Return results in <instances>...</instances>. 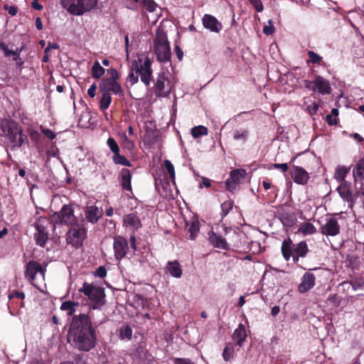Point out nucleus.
Masks as SVG:
<instances>
[{"label": "nucleus", "instance_id": "1", "mask_svg": "<svg viewBox=\"0 0 364 364\" xmlns=\"http://www.w3.org/2000/svg\"><path fill=\"white\" fill-rule=\"evenodd\" d=\"M69 343L81 351H89L96 343L95 330L90 318L85 314L75 316L68 333Z\"/></svg>", "mask_w": 364, "mask_h": 364}, {"label": "nucleus", "instance_id": "2", "mask_svg": "<svg viewBox=\"0 0 364 364\" xmlns=\"http://www.w3.org/2000/svg\"><path fill=\"white\" fill-rule=\"evenodd\" d=\"M140 80L148 87L153 80V70L151 60L148 57H139L134 60L130 66L129 73L127 81L131 86L135 85Z\"/></svg>", "mask_w": 364, "mask_h": 364}, {"label": "nucleus", "instance_id": "3", "mask_svg": "<svg viewBox=\"0 0 364 364\" xmlns=\"http://www.w3.org/2000/svg\"><path fill=\"white\" fill-rule=\"evenodd\" d=\"M0 135L6 137L14 146L28 144L27 136L14 121L3 120L0 124Z\"/></svg>", "mask_w": 364, "mask_h": 364}, {"label": "nucleus", "instance_id": "4", "mask_svg": "<svg viewBox=\"0 0 364 364\" xmlns=\"http://www.w3.org/2000/svg\"><path fill=\"white\" fill-rule=\"evenodd\" d=\"M282 254L286 261L292 257L294 263H297L300 257H304L309 252L306 242L294 244L290 238L285 239L282 244Z\"/></svg>", "mask_w": 364, "mask_h": 364}, {"label": "nucleus", "instance_id": "5", "mask_svg": "<svg viewBox=\"0 0 364 364\" xmlns=\"http://www.w3.org/2000/svg\"><path fill=\"white\" fill-rule=\"evenodd\" d=\"M60 4L69 14L81 16L90 11L97 4V0H60Z\"/></svg>", "mask_w": 364, "mask_h": 364}, {"label": "nucleus", "instance_id": "6", "mask_svg": "<svg viewBox=\"0 0 364 364\" xmlns=\"http://www.w3.org/2000/svg\"><path fill=\"white\" fill-rule=\"evenodd\" d=\"M79 291L83 293L92 301L93 309H100L105 304V289L98 285L84 282Z\"/></svg>", "mask_w": 364, "mask_h": 364}, {"label": "nucleus", "instance_id": "7", "mask_svg": "<svg viewBox=\"0 0 364 364\" xmlns=\"http://www.w3.org/2000/svg\"><path fill=\"white\" fill-rule=\"evenodd\" d=\"M154 48L157 59L162 63L169 61L171 58V48L166 34L158 29L154 41Z\"/></svg>", "mask_w": 364, "mask_h": 364}, {"label": "nucleus", "instance_id": "8", "mask_svg": "<svg viewBox=\"0 0 364 364\" xmlns=\"http://www.w3.org/2000/svg\"><path fill=\"white\" fill-rule=\"evenodd\" d=\"M110 77L103 79L100 83L99 88L101 92H112L115 95L122 93V87L117 82L119 74L115 69L109 70Z\"/></svg>", "mask_w": 364, "mask_h": 364}, {"label": "nucleus", "instance_id": "9", "mask_svg": "<svg viewBox=\"0 0 364 364\" xmlns=\"http://www.w3.org/2000/svg\"><path fill=\"white\" fill-rule=\"evenodd\" d=\"M87 234L86 228L82 222L75 223L71 225L68 233V242L73 247H78L85 240Z\"/></svg>", "mask_w": 364, "mask_h": 364}, {"label": "nucleus", "instance_id": "10", "mask_svg": "<svg viewBox=\"0 0 364 364\" xmlns=\"http://www.w3.org/2000/svg\"><path fill=\"white\" fill-rule=\"evenodd\" d=\"M50 225L49 220L46 217L39 218L35 223L36 232L34 234V239L38 245L43 247L48 239V228Z\"/></svg>", "mask_w": 364, "mask_h": 364}, {"label": "nucleus", "instance_id": "11", "mask_svg": "<svg viewBox=\"0 0 364 364\" xmlns=\"http://www.w3.org/2000/svg\"><path fill=\"white\" fill-rule=\"evenodd\" d=\"M305 87L313 92L318 91L321 95H326L331 92L329 81L320 75H316L312 81H306Z\"/></svg>", "mask_w": 364, "mask_h": 364}, {"label": "nucleus", "instance_id": "12", "mask_svg": "<svg viewBox=\"0 0 364 364\" xmlns=\"http://www.w3.org/2000/svg\"><path fill=\"white\" fill-rule=\"evenodd\" d=\"M172 85L166 75L159 74L154 85V93L157 97H167L171 92Z\"/></svg>", "mask_w": 364, "mask_h": 364}, {"label": "nucleus", "instance_id": "13", "mask_svg": "<svg viewBox=\"0 0 364 364\" xmlns=\"http://www.w3.org/2000/svg\"><path fill=\"white\" fill-rule=\"evenodd\" d=\"M113 249L114 257L117 260H121L128 252V242L125 238L117 236L114 238Z\"/></svg>", "mask_w": 364, "mask_h": 364}, {"label": "nucleus", "instance_id": "14", "mask_svg": "<svg viewBox=\"0 0 364 364\" xmlns=\"http://www.w3.org/2000/svg\"><path fill=\"white\" fill-rule=\"evenodd\" d=\"M26 277L28 280L34 283L35 280L40 277L44 279V271L42 266L36 262H29L26 266Z\"/></svg>", "mask_w": 364, "mask_h": 364}, {"label": "nucleus", "instance_id": "15", "mask_svg": "<svg viewBox=\"0 0 364 364\" xmlns=\"http://www.w3.org/2000/svg\"><path fill=\"white\" fill-rule=\"evenodd\" d=\"M56 215L60 223L69 225L77 223L76 222L75 216L74 215V210L70 205H64L61 208L60 213Z\"/></svg>", "mask_w": 364, "mask_h": 364}, {"label": "nucleus", "instance_id": "16", "mask_svg": "<svg viewBox=\"0 0 364 364\" xmlns=\"http://www.w3.org/2000/svg\"><path fill=\"white\" fill-rule=\"evenodd\" d=\"M321 232L326 236H336L340 233V225L337 220L333 217L326 220L321 228Z\"/></svg>", "mask_w": 364, "mask_h": 364}, {"label": "nucleus", "instance_id": "17", "mask_svg": "<svg viewBox=\"0 0 364 364\" xmlns=\"http://www.w3.org/2000/svg\"><path fill=\"white\" fill-rule=\"evenodd\" d=\"M316 277L310 272H306L301 277V283L298 286L300 293H305L311 289L315 285Z\"/></svg>", "mask_w": 364, "mask_h": 364}, {"label": "nucleus", "instance_id": "18", "mask_svg": "<svg viewBox=\"0 0 364 364\" xmlns=\"http://www.w3.org/2000/svg\"><path fill=\"white\" fill-rule=\"evenodd\" d=\"M203 25L212 32L218 33L223 28L222 23L218 19L210 14H205L203 17Z\"/></svg>", "mask_w": 364, "mask_h": 364}, {"label": "nucleus", "instance_id": "19", "mask_svg": "<svg viewBox=\"0 0 364 364\" xmlns=\"http://www.w3.org/2000/svg\"><path fill=\"white\" fill-rule=\"evenodd\" d=\"M291 173L295 183L304 185L308 182L309 173L303 168L294 166Z\"/></svg>", "mask_w": 364, "mask_h": 364}, {"label": "nucleus", "instance_id": "20", "mask_svg": "<svg viewBox=\"0 0 364 364\" xmlns=\"http://www.w3.org/2000/svg\"><path fill=\"white\" fill-rule=\"evenodd\" d=\"M246 171L244 169H235L230 172V177L226 181V186L228 189L232 188L231 183H240L245 179Z\"/></svg>", "mask_w": 364, "mask_h": 364}, {"label": "nucleus", "instance_id": "21", "mask_svg": "<svg viewBox=\"0 0 364 364\" xmlns=\"http://www.w3.org/2000/svg\"><path fill=\"white\" fill-rule=\"evenodd\" d=\"M102 215V209H100L95 205L87 206L85 210V218L88 222L91 223H97L101 218Z\"/></svg>", "mask_w": 364, "mask_h": 364}, {"label": "nucleus", "instance_id": "22", "mask_svg": "<svg viewBox=\"0 0 364 364\" xmlns=\"http://www.w3.org/2000/svg\"><path fill=\"white\" fill-rule=\"evenodd\" d=\"M118 179L123 190L132 191V175L129 169L122 168L119 174Z\"/></svg>", "mask_w": 364, "mask_h": 364}, {"label": "nucleus", "instance_id": "23", "mask_svg": "<svg viewBox=\"0 0 364 364\" xmlns=\"http://www.w3.org/2000/svg\"><path fill=\"white\" fill-rule=\"evenodd\" d=\"M124 225L132 230H138L141 226V221L136 213H129L124 217Z\"/></svg>", "mask_w": 364, "mask_h": 364}, {"label": "nucleus", "instance_id": "24", "mask_svg": "<svg viewBox=\"0 0 364 364\" xmlns=\"http://www.w3.org/2000/svg\"><path fill=\"white\" fill-rule=\"evenodd\" d=\"M337 190L341 197L344 200L348 202V206L350 209H352L355 204V200L350 191V187L346 184H341Z\"/></svg>", "mask_w": 364, "mask_h": 364}, {"label": "nucleus", "instance_id": "25", "mask_svg": "<svg viewBox=\"0 0 364 364\" xmlns=\"http://www.w3.org/2000/svg\"><path fill=\"white\" fill-rule=\"evenodd\" d=\"M247 337L245 327L243 324L240 323L237 328L234 331L232 338L235 341L236 345L242 346V343L245 341Z\"/></svg>", "mask_w": 364, "mask_h": 364}, {"label": "nucleus", "instance_id": "26", "mask_svg": "<svg viewBox=\"0 0 364 364\" xmlns=\"http://www.w3.org/2000/svg\"><path fill=\"white\" fill-rule=\"evenodd\" d=\"M209 240L215 247L221 248L223 250H228L229 248L225 239L221 237L215 232H210L209 234Z\"/></svg>", "mask_w": 364, "mask_h": 364}, {"label": "nucleus", "instance_id": "27", "mask_svg": "<svg viewBox=\"0 0 364 364\" xmlns=\"http://www.w3.org/2000/svg\"><path fill=\"white\" fill-rule=\"evenodd\" d=\"M186 230L189 239L194 240L200 231L199 222L196 219L186 222Z\"/></svg>", "mask_w": 364, "mask_h": 364}, {"label": "nucleus", "instance_id": "28", "mask_svg": "<svg viewBox=\"0 0 364 364\" xmlns=\"http://www.w3.org/2000/svg\"><path fill=\"white\" fill-rule=\"evenodd\" d=\"M167 270L170 274L175 278H180L182 275V269L177 261L168 262Z\"/></svg>", "mask_w": 364, "mask_h": 364}, {"label": "nucleus", "instance_id": "29", "mask_svg": "<svg viewBox=\"0 0 364 364\" xmlns=\"http://www.w3.org/2000/svg\"><path fill=\"white\" fill-rule=\"evenodd\" d=\"M249 130L247 128H240L234 131L233 139L235 141L245 143L249 137Z\"/></svg>", "mask_w": 364, "mask_h": 364}, {"label": "nucleus", "instance_id": "30", "mask_svg": "<svg viewBox=\"0 0 364 364\" xmlns=\"http://www.w3.org/2000/svg\"><path fill=\"white\" fill-rule=\"evenodd\" d=\"M353 173L356 179L364 180V159L358 160L355 166Z\"/></svg>", "mask_w": 364, "mask_h": 364}, {"label": "nucleus", "instance_id": "31", "mask_svg": "<svg viewBox=\"0 0 364 364\" xmlns=\"http://www.w3.org/2000/svg\"><path fill=\"white\" fill-rule=\"evenodd\" d=\"M119 331V336L122 340H130L132 337V329L129 325L122 326Z\"/></svg>", "mask_w": 364, "mask_h": 364}, {"label": "nucleus", "instance_id": "32", "mask_svg": "<svg viewBox=\"0 0 364 364\" xmlns=\"http://www.w3.org/2000/svg\"><path fill=\"white\" fill-rule=\"evenodd\" d=\"M349 169L346 166H338L335 172V178L339 181H344Z\"/></svg>", "mask_w": 364, "mask_h": 364}, {"label": "nucleus", "instance_id": "33", "mask_svg": "<svg viewBox=\"0 0 364 364\" xmlns=\"http://www.w3.org/2000/svg\"><path fill=\"white\" fill-rule=\"evenodd\" d=\"M105 70L98 61H95L92 68V75L95 78H100L105 74Z\"/></svg>", "mask_w": 364, "mask_h": 364}, {"label": "nucleus", "instance_id": "34", "mask_svg": "<svg viewBox=\"0 0 364 364\" xmlns=\"http://www.w3.org/2000/svg\"><path fill=\"white\" fill-rule=\"evenodd\" d=\"M299 232L304 235H312L316 232V228L313 224L305 223L300 227Z\"/></svg>", "mask_w": 364, "mask_h": 364}, {"label": "nucleus", "instance_id": "35", "mask_svg": "<svg viewBox=\"0 0 364 364\" xmlns=\"http://www.w3.org/2000/svg\"><path fill=\"white\" fill-rule=\"evenodd\" d=\"M102 95L100 101V108L101 110L107 109L112 102L111 95L109 93L102 92Z\"/></svg>", "mask_w": 364, "mask_h": 364}, {"label": "nucleus", "instance_id": "36", "mask_svg": "<svg viewBox=\"0 0 364 364\" xmlns=\"http://www.w3.org/2000/svg\"><path fill=\"white\" fill-rule=\"evenodd\" d=\"M208 133V129L202 125L194 127L191 129V134L194 138L205 136Z\"/></svg>", "mask_w": 364, "mask_h": 364}, {"label": "nucleus", "instance_id": "37", "mask_svg": "<svg viewBox=\"0 0 364 364\" xmlns=\"http://www.w3.org/2000/svg\"><path fill=\"white\" fill-rule=\"evenodd\" d=\"M233 354H234V346L232 343H228L225 346V347L223 350V356L224 360L225 361H229L230 359L232 358Z\"/></svg>", "mask_w": 364, "mask_h": 364}, {"label": "nucleus", "instance_id": "38", "mask_svg": "<svg viewBox=\"0 0 364 364\" xmlns=\"http://www.w3.org/2000/svg\"><path fill=\"white\" fill-rule=\"evenodd\" d=\"M113 161L116 164H120L125 166H131V163L124 156L119 154V152L114 154L112 157Z\"/></svg>", "mask_w": 364, "mask_h": 364}, {"label": "nucleus", "instance_id": "39", "mask_svg": "<svg viewBox=\"0 0 364 364\" xmlns=\"http://www.w3.org/2000/svg\"><path fill=\"white\" fill-rule=\"evenodd\" d=\"M307 55L309 60L307 61L308 63H311L314 64L321 65L322 63V57L316 53L312 50H309Z\"/></svg>", "mask_w": 364, "mask_h": 364}, {"label": "nucleus", "instance_id": "40", "mask_svg": "<svg viewBox=\"0 0 364 364\" xmlns=\"http://www.w3.org/2000/svg\"><path fill=\"white\" fill-rule=\"evenodd\" d=\"M137 2L142 4L143 6L149 12L154 11L156 8V4L153 0H139Z\"/></svg>", "mask_w": 364, "mask_h": 364}, {"label": "nucleus", "instance_id": "41", "mask_svg": "<svg viewBox=\"0 0 364 364\" xmlns=\"http://www.w3.org/2000/svg\"><path fill=\"white\" fill-rule=\"evenodd\" d=\"M164 166L170 176V178L172 181V182L174 183L175 182V170L173 165L169 160H165L164 161Z\"/></svg>", "mask_w": 364, "mask_h": 364}, {"label": "nucleus", "instance_id": "42", "mask_svg": "<svg viewBox=\"0 0 364 364\" xmlns=\"http://www.w3.org/2000/svg\"><path fill=\"white\" fill-rule=\"evenodd\" d=\"M233 203L230 200L225 201L221 204L222 217L224 218L228 215L230 210L232 208Z\"/></svg>", "mask_w": 364, "mask_h": 364}, {"label": "nucleus", "instance_id": "43", "mask_svg": "<svg viewBox=\"0 0 364 364\" xmlns=\"http://www.w3.org/2000/svg\"><path fill=\"white\" fill-rule=\"evenodd\" d=\"M107 144L114 154L119 152V146L114 138L109 137L107 141Z\"/></svg>", "mask_w": 364, "mask_h": 364}, {"label": "nucleus", "instance_id": "44", "mask_svg": "<svg viewBox=\"0 0 364 364\" xmlns=\"http://www.w3.org/2000/svg\"><path fill=\"white\" fill-rule=\"evenodd\" d=\"M281 220L284 225L290 226L294 223V217L289 213H282Z\"/></svg>", "mask_w": 364, "mask_h": 364}, {"label": "nucleus", "instance_id": "45", "mask_svg": "<svg viewBox=\"0 0 364 364\" xmlns=\"http://www.w3.org/2000/svg\"><path fill=\"white\" fill-rule=\"evenodd\" d=\"M74 304L71 301H65L62 304L60 309L62 310H65L69 311V314H72L75 309H74Z\"/></svg>", "mask_w": 364, "mask_h": 364}, {"label": "nucleus", "instance_id": "46", "mask_svg": "<svg viewBox=\"0 0 364 364\" xmlns=\"http://www.w3.org/2000/svg\"><path fill=\"white\" fill-rule=\"evenodd\" d=\"M252 6L257 12H262L263 11V4L261 0H249Z\"/></svg>", "mask_w": 364, "mask_h": 364}, {"label": "nucleus", "instance_id": "47", "mask_svg": "<svg viewBox=\"0 0 364 364\" xmlns=\"http://www.w3.org/2000/svg\"><path fill=\"white\" fill-rule=\"evenodd\" d=\"M94 275L95 277H100V278H104L107 275V270L105 267H99L97 269H96L95 272H94Z\"/></svg>", "mask_w": 364, "mask_h": 364}, {"label": "nucleus", "instance_id": "48", "mask_svg": "<svg viewBox=\"0 0 364 364\" xmlns=\"http://www.w3.org/2000/svg\"><path fill=\"white\" fill-rule=\"evenodd\" d=\"M268 23L269 25L268 26H264L263 28V32L264 34L266 35H271L274 33V27L273 26V23H272V20H269L268 21Z\"/></svg>", "mask_w": 364, "mask_h": 364}, {"label": "nucleus", "instance_id": "49", "mask_svg": "<svg viewBox=\"0 0 364 364\" xmlns=\"http://www.w3.org/2000/svg\"><path fill=\"white\" fill-rule=\"evenodd\" d=\"M4 55L7 57L10 56L11 55H16V58H13L14 60H15V61H18V60H20V58H19L20 53L17 50H10L8 49V47L6 46V49L4 50Z\"/></svg>", "mask_w": 364, "mask_h": 364}, {"label": "nucleus", "instance_id": "50", "mask_svg": "<svg viewBox=\"0 0 364 364\" xmlns=\"http://www.w3.org/2000/svg\"><path fill=\"white\" fill-rule=\"evenodd\" d=\"M318 106L316 102H313L306 107V110L310 114H314L318 111Z\"/></svg>", "mask_w": 364, "mask_h": 364}, {"label": "nucleus", "instance_id": "51", "mask_svg": "<svg viewBox=\"0 0 364 364\" xmlns=\"http://www.w3.org/2000/svg\"><path fill=\"white\" fill-rule=\"evenodd\" d=\"M124 146L128 150H132L134 147V144L132 140L125 136L124 139Z\"/></svg>", "mask_w": 364, "mask_h": 364}, {"label": "nucleus", "instance_id": "52", "mask_svg": "<svg viewBox=\"0 0 364 364\" xmlns=\"http://www.w3.org/2000/svg\"><path fill=\"white\" fill-rule=\"evenodd\" d=\"M42 132L50 139H53L55 137V134L53 131L49 129H41Z\"/></svg>", "mask_w": 364, "mask_h": 364}, {"label": "nucleus", "instance_id": "53", "mask_svg": "<svg viewBox=\"0 0 364 364\" xmlns=\"http://www.w3.org/2000/svg\"><path fill=\"white\" fill-rule=\"evenodd\" d=\"M273 166L275 168L281 169L282 172L285 173L287 171L289 166L287 164H274Z\"/></svg>", "mask_w": 364, "mask_h": 364}, {"label": "nucleus", "instance_id": "54", "mask_svg": "<svg viewBox=\"0 0 364 364\" xmlns=\"http://www.w3.org/2000/svg\"><path fill=\"white\" fill-rule=\"evenodd\" d=\"M5 9L6 11H8L9 14L10 15H11L12 16H15L16 14H17V11H18V9L16 6H8V5H6L5 6Z\"/></svg>", "mask_w": 364, "mask_h": 364}, {"label": "nucleus", "instance_id": "55", "mask_svg": "<svg viewBox=\"0 0 364 364\" xmlns=\"http://www.w3.org/2000/svg\"><path fill=\"white\" fill-rule=\"evenodd\" d=\"M97 89V86L95 84H92L87 90V94L90 97H94L95 96V91Z\"/></svg>", "mask_w": 364, "mask_h": 364}, {"label": "nucleus", "instance_id": "56", "mask_svg": "<svg viewBox=\"0 0 364 364\" xmlns=\"http://www.w3.org/2000/svg\"><path fill=\"white\" fill-rule=\"evenodd\" d=\"M262 185H263V187H264V188L265 190H268V189H270V188H272V189H273V190H272V193H276V192H277V188H274V187H273V186H272V183H271L270 182H269V181H263V183H262Z\"/></svg>", "mask_w": 364, "mask_h": 364}, {"label": "nucleus", "instance_id": "57", "mask_svg": "<svg viewBox=\"0 0 364 364\" xmlns=\"http://www.w3.org/2000/svg\"><path fill=\"white\" fill-rule=\"evenodd\" d=\"M192 362L188 358H176V364H191Z\"/></svg>", "mask_w": 364, "mask_h": 364}, {"label": "nucleus", "instance_id": "58", "mask_svg": "<svg viewBox=\"0 0 364 364\" xmlns=\"http://www.w3.org/2000/svg\"><path fill=\"white\" fill-rule=\"evenodd\" d=\"M175 51L177 54L178 58L181 60L183 58V53L178 46H175Z\"/></svg>", "mask_w": 364, "mask_h": 364}, {"label": "nucleus", "instance_id": "59", "mask_svg": "<svg viewBox=\"0 0 364 364\" xmlns=\"http://www.w3.org/2000/svg\"><path fill=\"white\" fill-rule=\"evenodd\" d=\"M31 6L32 7L36 9V10H38V11H41L43 9V6L39 4L37 1H33L32 4H31Z\"/></svg>", "mask_w": 364, "mask_h": 364}, {"label": "nucleus", "instance_id": "60", "mask_svg": "<svg viewBox=\"0 0 364 364\" xmlns=\"http://www.w3.org/2000/svg\"><path fill=\"white\" fill-rule=\"evenodd\" d=\"M280 311V309L278 306H274L271 309V314L273 316H276Z\"/></svg>", "mask_w": 364, "mask_h": 364}, {"label": "nucleus", "instance_id": "61", "mask_svg": "<svg viewBox=\"0 0 364 364\" xmlns=\"http://www.w3.org/2000/svg\"><path fill=\"white\" fill-rule=\"evenodd\" d=\"M203 186L205 187L210 186V181L206 178H203L202 183L200 184V187L201 188Z\"/></svg>", "mask_w": 364, "mask_h": 364}, {"label": "nucleus", "instance_id": "62", "mask_svg": "<svg viewBox=\"0 0 364 364\" xmlns=\"http://www.w3.org/2000/svg\"><path fill=\"white\" fill-rule=\"evenodd\" d=\"M36 28L39 31L43 29V23L41 18L38 17L36 19Z\"/></svg>", "mask_w": 364, "mask_h": 364}, {"label": "nucleus", "instance_id": "63", "mask_svg": "<svg viewBox=\"0 0 364 364\" xmlns=\"http://www.w3.org/2000/svg\"><path fill=\"white\" fill-rule=\"evenodd\" d=\"M30 135L31 138L36 141L38 140L40 136V134L37 131H32Z\"/></svg>", "mask_w": 364, "mask_h": 364}, {"label": "nucleus", "instance_id": "64", "mask_svg": "<svg viewBox=\"0 0 364 364\" xmlns=\"http://www.w3.org/2000/svg\"><path fill=\"white\" fill-rule=\"evenodd\" d=\"M326 120L328 123L331 125L336 124V119H333L331 115L326 116Z\"/></svg>", "mask_w": 364, "mask_h": 364}]
</instances>
